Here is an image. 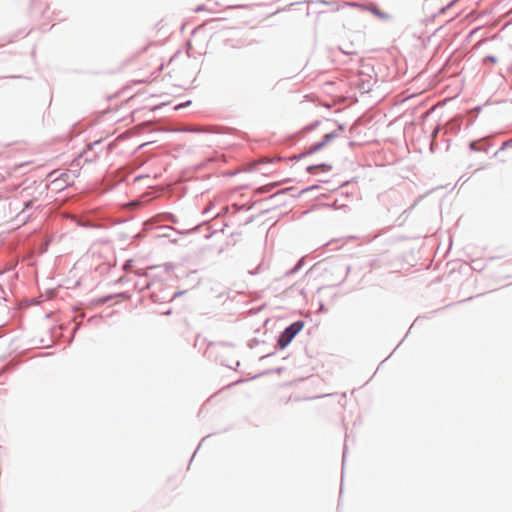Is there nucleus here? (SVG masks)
Masks as SVG:
<instances>
[{"label":"nucleus","instance_id":"obj_1","mask_svg":"<svg viewBox=\"0 0 512 512\" xmlns=\"http://www.w3.org/2000/svg\"><path fill=\"white\" fill-rule=\"evenodd\" d=\"M303 324L301 322H294L289 327H287L284 332L280 335L278 344L281 348H285L292 339L298 334V332L302 329Z\"/></svg>","mask_w":512,"mask_h":512},{"label":"nucleus","instance_id":"obj_2","mask_svg":"<svg viewBox=\"0 0 512 512\" xmlns=\"http://www.w3.org/2000/svg\"><path fill=\"white\" fill-rule=\"evenodd\" d=\"M338 135H339V133H336V132L326 133L322 141L314 144L313 146H311L309 148L308 153L312 154V153L322 149L327 143H329L330 141H332L333 139L338 137Z\"/></svg>","mask_w":512,"mask_h":512},{"label":"nucleus","instance_id":"obj_3","mask_svg":"<svg viewBox=\"0 0 512 512\" xmlns=\"http://www.w3.org/2000/svg\"><path fill=\"white\" fill-rule=\"evenodd\" d=\"M273 159L268 157H263L258 160H255L248 164L249 171H261L260 166L263 164L272 163Z\"/></svg>","mask_w":512,"mask_h":512},{"label":"nucleus","instance_id":"obj_4","mask_svg":"<svg viewBox=\"0 0 512 512\" xmlns=\"http://www.w3.org/2000/svg\"><path fill=\"white\" fill-rule=\"evenodd\" d=\"M331 169H332L331 165H328V164H325V163H322V164H319V165H311V166L307 167V171L310 174H316V173H318V171L328 172Z\"/></svg>","mask_w":512,"mask_h":512},{"label":"nucleus","instance_id":"obj_5","mask_svg":"<svg viewBox=\"0 0 512 512\" xmlns=\"http://www.w3.org/2000/svg\"><path fill=\"white\" fill-rule=\"evenodd\" d=\"M341 131V128H338L337 131H335L336 133L340 132Z\"/></svg>","mask_w":512,"mask_h":512},{"label":"nucleus","instance_id":"obj_6","mask_svg":"<svg viewBox=\"0 0 512 512\" xmlns=\"http://www.w3.org/2000/svg\"><path fill=\"white\" fill-rule=\"evenodd\" d=\"M341 131V128H338L337 131H335L336 133L340 132Z\"/></svg>","mask_w":512,"mask_h":512}]
</instances>
